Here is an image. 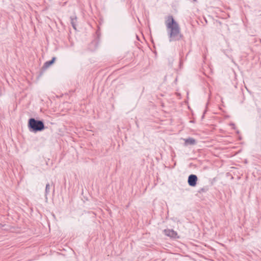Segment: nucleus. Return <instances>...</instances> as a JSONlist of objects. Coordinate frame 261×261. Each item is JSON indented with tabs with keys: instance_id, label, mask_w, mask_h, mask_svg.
Segmentation results:
<instances>
[{
	"instance_id": "nucleus-11",
	"label": "nucleus",
	"mask_w": 261,
	"mask_h": 261,
	"mask_svg": "<svg viewBox=\"0 0 261 261\" xmlns=\"http://www.w3.org/2000/svg\"><path fill=\"white\" fill-rule=\"evenodd\" d=\"M194 2H197V0H192Z\"/></svg>"
},
{
	"instance_id": "nucleus-3",
	"label": "nucleus",
	"mask_w": 261,
	"mask_h": 261,
	"mask_svg": "<svg viewBox=\"0 0 261 261\" xmlns=\"http://www.w3.org/2000/svg\"><path fill=\"white\" fill-rule=\"evenodd\" d=\"M197 179L198 178L196 175L191 174L188 177V183L189 186L194 187L196 185Z\"/></svg>"
},
{
	"instance_id": "nucleus-12",
	"label": "nucleus",
	"mask_w": 261,
	"mask_h": 261,
	"mask_svg": "<svg viewBox=\"0 0 261 261\" xmlns=\"http://www.w3.org/2000/svg\"><path fill=\"white\" fill-rule=\"evenodd\" d=\"M203 117H204V115H203V116H202V119H203Z\"/></svg>"
},
{
	"instance_id": "nucleus-7",
	"label": "nucleus",
	"mask_w": 261,
	"mask_h": 261,
	"mask_svg": "<svg viewBox=\"0 0 261 261\" xmlns=\"http://www.w3.org/2000/svg\"><path fill=\"white\" fill-rule=\"evenodd\" d=\"M70 23L74 30H76V16H71L70 17Z\"/></svg>"
},
{
	"instance_id": "nucleus-10",
	"label": "nucleus",
	"mask_w": 261,
	"mask_h": 261,
	"mask_svg": "<svg viewBox=\"0 0 261 261\" xmlns=\"http://www.w3.org/2000/svg\"><path fill=\"white\" fill-rule=\"evenodd\" d=\"M230 125H232V126H233V129H236L235 126H234V124H233V123H231V124H230Z\"/></svg>"
},
{
	"instance_id": "nucleus-5",
	"label": "nucleus",
	"mask_w": 261,
	"mask_h": 261,
	"mask_svg": "<svg viewBox=\"0 0 261 261\" xmlns=\"http://www.w3.org/2000/svg\"><path fill=\"white\" fill-rule=\"evenodd\" d=\"M184 141H185V145L188 146V145H193L196 144V141L195 139L192 138H188L187 139H183Z\"/></svg>"
},
{
	"instance_id": "nucleus-4",
	"label": "nucleus",
	"mask_w": 261,
	"mask_h": 261,
	"mask_svg": "<svg viewBox=\"0 0 261 261\" xmlns=\"http://www.w3.org/2000/svg\"><path fill=\"white\" fill-rule=\"evenodd\" d=\"M164 232L166 236L172 238H176L177 236L176 232L173 229H165Z\"/></svg>"
},
{
	"instance_id": "nucleus-2",
	"label": "nucleus",
	"mask_w": 261,
	"mask_h": 261,
	"mask_svg": "<svg viewBox=\"0 0 261 261\" xmlns=\"http://www.w3.org/2000/svg\"><path fill=\"white\" fill-rule=\"evenodd\" d=\"M28 127L30 132L34 133L41 132L45 128L42 121L36 120L33 118L29 120Z\"/></svg>"
},
{
	"instance_id": "nucleus-1",
	"label": "nucleus",
	"mask_w": 261,
	"mask_h": 261,
	"mask_svg": "<svg viewBox=\"0 0 261 261\" xmlns=\"http://www.w3.org/2000/svg\"><path fill=\"white\" fill-rule=\"evenodd\" d=\"M165 24L170 42L177 41L181 38L179 25L172 16H168Z\"/></svg>"
},
{
	"instance_id": "nucleus-9",
	"label": "nucleus",
	"mask_w": 261,
	"mask_h": 261,
	"mask_svg": "<svg viewBox=\"0 0 261 261\" xmlns=\"http://www.w3.org/2000/svg\"><path fill=\"white\" fill-rule=\"evenodd\" d=\"M207 191V188L206 187H203L200 189L198 191L199 193H204Z\"/></svg>"
},
{
	"instance_id": "nucleus-8",
	"label": "nucleus",
	"mask_w": 261,
	"mask_h": 261,
	"mask_svg": "<svg viewBox=\"0 0 261 261\" xmlns=\"http://www.w3.org/2000/svg\"><path fill=\"white\" fill-rule=\"evenodd\" d=\"M45 192V196H46L50 192V186L49 184L46 185Z\"/></svg>"
},
{
	"instance_id": "nucleus-6",
	"label": "nucleus",
	"mask_w": 261,
	"mask_h": 261,
	"mask_svg": "<svg viewBox=\"0 0 261 261\" xmlns=\"http://www.w3.org/2000/svg\"><path fill=\"white\" fill-rule=\"evenodd\" d=\"M55 60H56V58L53 57L51 60L46 62L44 63V64L43 66V68L44 69L47 68L48 67H49L51 65H52L54 63Z\"/></svg>"
}]
</instances>
